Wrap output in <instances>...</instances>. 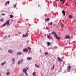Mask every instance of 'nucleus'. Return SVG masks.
I'll return each instance as SVG.
<instances>
[{"instance_id":"1a4fd4ad","label":"nucleus","mask_w":76,"mask_h":76,"mask_svg":"<svg viewBox=\"0 0 76 76\" xmlns=\"http://www.w3.org/2000/svg\"><path fill=\"white\" fill-rule=\"evenodd\" d=\"M22 54V52H17V55H21Z\"/></svg>"},{"instance_id":"4c0bfd02","label":"nucleus","mask_w":76,"mask_h":76,"mask_svg":"<svg viewBox=\"0 0 76 76\" xmlns=\"http://www.w3.org/2000/svg\"><path fill=\"white\" fill-rule=\"evenodd\" d=\"M18 33H19V34H21V32H19Z\"/></svg>"},{"instance_id":"393cba45","label":"nucleus","mask_w":76,"mask_h":76,"mask_svg":"<svg viewBox=\"0 0 76 76\" xmlns=\"http://www.w3.org/2000/svg\"><path fill=\"white\" fill-rule=\"evenodd\" d=\"M48 54V52H45V55H47V54Z\"/></svg>"},{"instance_id":"6ab92c4d","label":"nucleus","mask_w":76,"mask_h":76,"mask_svg":"<svg viewBox=\"0 0 76 76\" xmlns=\"http://www.w3.org/2000/svg\"><path fill=\"white\" fill-rule=\"evenodd\" d=\"M10 72H8L6 73V75L7 76H8V75H10Z\"/></svg>"},{"instance_id":"9b49d317","label":"nucleus","mask_w":76,"mask_h":76,"mask_svg":"<svg viewBox=\"0 0 76 76\" xmlns=\"http://www.w3.org/2000/svg\"><path fill=\"white\" fill-rule=\"evenodd\" d=\"M9 23H10V21L8 20L6 22V23H6V24H7V25L8 26L9 25Z\"/></svg>"},{"instance_id":"49530a36","label":"nucleus","mask_w":76,"mask_h":76,"mask_svg":"<svg viewBox=\"0 0 76 76\" xmlns=\"http://www.w3.org/2000/svg\"><path fill=\"white\" fill-rule=\"evenodd\" d=\"M56 0V1H57V0Z\"/></svg>"},{"instance_id":"a211bd4d","label":"nucleus","mask_w":76,"mask_h":76,"mask_svg":"<svg viewBox=\"0 0 76 76\" xmlns=\"http://www.w3.org/2000/svg\"><path fill=\"white\" fill-rule=\"evenodd\" d=\"M69 18H70V19H72V15H69Z\"/></svg>"},{"instance_id":"09e8293b","label":"nucleus","mask_w":76,"mask_h":76,"mask_svg":"<svg viewBox=\"0 0 76 76\" xmlns=\"http://www.w3.org/2000/svg\"><path fill=\"white\" fill-rule=\"evenodd\" d=\"M1 48H0V50Z\"/></svg>"},{"instance_id":"79ce46f5","label":"nucleus","mask_w":76,"mask_h":76,"mask_svg":"<svg viewBox=\"0 0 76 76\" xmlns=\"http://www.w3.org/2000/svg\"><path fill=\"white\" fill-rule=\"evenodd\" d=\"M45 37H47V35L46 34H45Z\"/></svg>"},{"instance_id":"de8ad7c7","label":"nucleus","mask_w":76,"mask_h":76,"mask_svg":"<svg viewBox=\"0 0 76 76\" xmlns=\"http://www.w3.org/2000/svg\"><path fill=\"white\" fill-rule=\"evenodd\" d=\"M48 25H50V24H48Z\"/></svg>"},{"instance_id":"6e6552de","label":"nucleus","mask_w":76,"mask_h":76,"mask_svg":"<svg viewBox=\"0 0 76 76\" xmlns=\"http://www.w3.org/2000/svg\"><path fill=\"white\" fill-rule=\"evenodd\" d=\"M27 59L28 60H31L32 59V57H28L27 58Z\"/></svg>"},{"instance_id":"bb28decb","label":"nucleus","mask_w":76,"mask_h":76,"mask_svg":"<svg viewBox=\"0 0 76 76\" xmlns=\"http://www.w3.org/2000/svg\"><path fill=\"white\" fill-rule=\"evenodd\" d=\"M64 2H65V0H64L62 2V4H64Z\"/></svg>"},{"instance_id":"9d476101","label":"nucleus","mask_w":76,"mask_h":76,"mask_svg":"<svg viewBox=\"0 0 76 76\" xmlns=\"http://www.w3.org/2000/svg\"><path fill=\"white\" fill-rule=\"evenodd\" d=\"M62 13L64 16H66V12L64 10H63L62 11Z\"/></svg>"},{"instance_id":"f8f14e48","label":"nucleus","mask_w":76,"mask_h":76,"mask_svg":"<svg viewBox=\"0 0 76 76\" xmlns=\"http://www.w3.org/2000/svg\"><path fill=\"white\" fill-rule=\"evenodd\" d=\"M49 20H50V18H48L45 19V21L47 22V21H49Z\"/></svg>"},{"instance_id":"f704fd0d","label":"nucleus","mask_w":76,"mask_h":76,"mask_svg":"<svg viewBox=\"0 0 76 76\" xmlns=\"http://www.w3.org/2000/svg\"><path fill=\"white\" fill-rule=\"evenodd\" d=\"M63 0H60V2H62V1H63Z\"/></svg>"},{"instance_id":"c85d7f7f","label":"nucleus","mask_w":76,"mask_h":76,"mask_svg":"<svg viewBox=\"0 0 76 76\" xmlns=\"http://www.w3.org/2000/svg\"><path fill=\"white\" fill-rule=\"evenodd\" d=\"M16 5H17V4H16L14 6V7H16Z\"/></svg>"},{"instance_id":"f03ea898","label":"nucleus","mask_w":76,"mask_h":76,"mask_svg":"<svg viewBox=\"0 0 76 76\" xmlns=\"http://www.w3.org/2000/svg\"><path fill=\"white\" fill-rule=\"evenodd\" d=\"M23 60L22 59H21V61H19L18 62V65H19L20 64L22 63V62H23Z\"/></svg>"},{"instance_id":"a19ab883","label":"nucleus","mask_w":76,"mask_h":76,"mask_svg":"<svg viewBox=\"0 0 76 76\" xmlns=\"http://www.w3.org/2000/svg\"><path fill=\"white\" fill-rule=\"evenodd\" d=\"M74 18H75V17H73V19H74V20H76V19H74Z\"/></svg>"},{"instance_id":"20e7f679","label":"nucleus","mask_w":76,"mask_h":76,"mask_svg":"<svg viewBox=\"0 0 76 76\" xmlns=\"http://www.w3.org/2000/svg\"><path fill=\"white\" fill-rule=\"evenodd\" d=\"M23 51L25 53H27V52L28 51V49L26 48H25L24 49H23Z\"/></svg>"},{"instance_id":"e433bc0d","label":"nucleus","mask_w":76,"mask_h":76,"mask_svg":"<svg viewBox=\"0 0 76 76\" xmlns=\"http://www.w3.org/2000/svg\"><path fill=\"white\" fill-rule=\"evenodd\" d=\"M8 37H9V38H10V35H9L8 36Z\"/></svg>"},{"instance_id":"423d86ee","label":"nucleus","mask_w":76,"mask_h":76,"mask_svg":"<svg viewBox=\"0 0 76 76\" xmlns=\"http://www.w3.org/2000/svg\"><path fill=\"white\" fill-rule=\"evenodd\" d=\"M58 60H59L60 62H62V61H63L62 59H61V58L59 57H58Z\"/></svg>"},{"instance_id":"ddd939ff","label":"nucleus","mask_w":76,"mask_h":76,"mask_svg":"<svg viewBox=\"0 0 76 76\" xmlns=\"http://www.w3.org/2000/svg\"><path fill=\"white\" fill-rule=\"evenodd\" d=\"M28 34H26V35L23 34V38H25V37H27V36H28Z\"/></svg>"},{"instance_id":"ea45409f","label":"nucleus","mask_w":76,"mask_h":76,"mask_svg":"<svg viewBox=\"0 0 76 76\" xmlns=\"http://www.w3.org/2000/svg\"><path fill=\"white\" fill-rule=\"evenodd\" d=\"M1 33L3 34H4V32H1Z\"/></svg>"},{"instance_id":"b1692460","label":"nucleus","mask_w":76,"mask_h":76,"mask_svg":"<svg viewBox=\"0 0 76 76\" xmlns=\"http://www.w3.org/2000/svg\"><path fill=\"white\" fill-rule=\"evenodd\" d=\"M47 37L48 39H49L50 38V36L49 35H47Z\"/></svg>"},{"instance_id":"c9c22d12","label":"nucleus","mask_w":76,"mask_h":76,"mask_svg":"<svg viewBox=\"0 0 76 76\" xmlns=\"http://www.w3.org/2000/svg\"><path fill=\"white\" fill-rule=\"evenodd\" d=\"M74 2H75V4H76V0H74Z\"/></svg>"},{"instance_id":"aec40b11","label":"nucleus","mask_w":76,"mask_h":76,"mask_svg":"<svg viewBox=\"0 0 76 76\" xmlns=\"http://www.w3.org/2000/svg\"><path fill=\"white\" fill-rule=\"evenodd\" d=\"M54 67H55V65H53L52 68L51 69V70H52L53 69H54Z\"/></svg>"},{"instance_id":"a18cd8bd","label":"nucleus","mask_w":76,"mask_h":76,"mask_svg":"<svg viewBox=\"0 0 76 76\" xmlns=\"http://www.w3.org/2000/svg\"><path fill=\"white\" fill-rule=\"evenodd\" d=\"M28 48V49H29V48Z\"/></svg>"},{"instance_id":"39448f33","label":"nucleus","mask_w":76,"mask_h":76,"mask_svg":"<svg viewBox=\"0 0 76 76\" xmlns=\"http://www.w3.org/2000/svg\"><path fill=\"white\" fill-rule=\"evenodd\" d=\"M8 52L9 53H10V54H12V53H13V50H12V49H10L8 50Z\"/></svg>"},{"instance_id":"7c9ffc66","label":"nucleus","mask_w":76,"mask_h":76,"mask_svg":"<svg viewBox=\"0 0 76 76\" xmlns=\"http://www.w3.org/2000/svg\"><path fill=\"white\" fill-rule=\"evenodd\" d=\"M6 2H7V3H8V4H9V3H10V1H8Z\"/></svg>"},{"instance_id":"0eeeda50","label":"nucleus","mask_w":76,"mask_h":76,"mask_svg":"<svg viewBox=\"0 0 76 76\" xmlns=\"http://www.w3.org/2000/svg\"><path fill=\"white\" fill-rule=\"evenodd\" d=\"M66 38H67V39H70V37L68 35H66L65 37V39H66Z\"/></svg>"},{"instance_id":"58836bf2","label":"nucleus","mask_w":76,"mask_h":76,"mask_svg":"<svg viewBox=\"0 0 76 76\" xmlns=\"http://www.w3.org/2000/svg\"><path fill=\"white\" fill-rule=\"evenodd\" d=\"M46 29H48V27H47V26H46Z\"/></svg>"},{"instance_id":"5701e85b","label":"nucleus","mask_w":76,"mask_h":76,"mask_svg":"<svg viewBox=\"0 0 76 76\" xmlns=\"http://www.w3.org/2000/svg\"><path fill=\"white\" fill-rule=\"evenodd\" d=\"M10 18H13V15H11L10 16Z\"/></svg>"},{"instance_id":"cd10ccee","label":"nucleus","mask_w":76,"mask_h":76,"mask_svg":"<svg viewBox=\"0 0 76 76\" xmlns=\"http://www.w3.org/2000/svg\"><path fill=\"white\" fill-rule=\"evenodd\" d=\"M65 5L66 6H69V4H65Z\"/></svg>"},{"instance_id":"c756f323","label":"nucleus","mask_w":76,"mask_h":76,"mask_svg":"<svg viewBox=\"0 0 76 76\" xmlns=\"http://www.w3.org/2000/svg\"><path fill=\"white\" fill-rule=\"evenodd\" d=\"M64 26V25H62L61 26V28H63Z\"/></svg>"},{"instance_id":"37998d69","label":"nucleus","mask_w":76,"mask_h":76,"mask_svg":"<svg viewBox=\"0 0 76 76\" xmlns=\"http://www.w3.org/2000/svg\"><path fill=\"white\" fill-rule=\"evenodd\" d=\"M1 76H4H4H2V75H1Z\"/></svg>"},{"instance_id":"2f4dec72","label":"nucleus","mask_w":76,"mask_h":76,"mask_svg":"<svg viewBox=\"0 0 76 76\" xmlns=\"http://www.w3.org/2000/svg\"><path fill=\"white\" fill-rule=\"evenodd\" d=\"M5 14H3V13H2V15L3 16H5Z\"/></svg>"},{"instance_id":"4be33fe9","label":"nucleus","mask_w":76,"mask_h":76,"mask_svg":"<svg viewBox=\"0 0 76 76\" xmlns=\"http://www.w3.org/2000/svg\"><path fill=\"white\" fill-rule=\"evenodd\" d=\"M6 25V23H5L1 27L2 28V27H3L4 26H5Z\"/></svg>"},{"instance_id":"412c9836","label":"nucleus","mask_w":76,"mask_h":76,"mask_svg":"<svg viewBox=\"0 0 76 76\" xmlns=\"http://www.w3.org/2000/svg\"><path fill=\"white\" fill-rule=\"evenodd\" d=\"M35 66L36 67H37V68H39V66L37 65V64H35Z\"/></svg>"},{"instance_id":"a878e982","label":"nucleus","mask_w":76,"mask_h":76,"mask_svg":"<svg viewBox=\"0 0 76 76\" xmlns=\"http://www.w3.org/2000/svg\"><path fill=\"white\" fill-rule=\"evenodd\" d=\"M0 22H3V19H1L0 20Z\"/></svg>"},{"instance_id":"c03bdc74","label":"nucleus","mask_w":76,"mask_h":76,"mask_svg":"<svg viewBox=\"0 0 76 76\" xmlns=\"http://www.w3.org/2000/svg\"><path fill=\"white\" fill-rule=\"evenodd\" d=\"M49 35H50V34H49Z\"/></svg>"},{"instance_id":"f257e3e1","label":"nucleus","mask_w":76,"mask_h":76,"mask_svg":"<svg viewBox=\"0 0 76 76\" xmlns=\"http://www.w3.org/2000/svg\"><path fill=\"white\" fill-rule=\"evenodd\" d=\"M52 34H53V35H54V37L55 38H56V39H60V37H58L57 36V34H56V33L55 32L53 31L52 32Z\"/></svg>"},{"instance_id":"2eb2a0df","label":"nucleus","mask_w":76,"mask_h":76,"mask_svg":"<svg viewBox=\"0 0 76 76\" xmlns=\"http://www.w3.org/2000/svg\"><path fill=\"white\" fill-rule=\"evenodd\" d=\"M36 73L35 72H34L33 73V74H32L33 76H36Z\"/></svg>"},{"instance_id":"7ed1b4c3","label":"nucleus","mask_w":76,"mask_h":76,"mask_svg":"<svg viewBox=\"0 0 76 76\" xmlns=\"http://www.w3.org/2000/svg\"><path fill=\"white\" fill-rule=\"evenodd\" d=\"M67 68H68L67 69V70L68 71V72H70V69H71V66L70 65H69V66H67Z\"/></svg>"},{"instance_id":"72a5a7b5","label":"nucleus","mask_w":76,"mask_h":76,"mask_svg":"<svg viewBox=\"0 0 76 76\" xmlns=\"http://www.w3.org/2000/svg\"><path fill=\"white\" fill-rule=\"evenodd\" d=\"M7 5V2H5V6H6Z\"/></svg>"},{"instance_id":"dca6fc26","label":"nucleus","mask_w":76,"mask_h":76,"mask_svg":"<svg viewBox=\"0 0 76 76\" xmlns=\"http://www.w3.org/2000/svg\"><path fill=\"white\" fill-rule=\"evenodd\" d=\"M15 61V59L13 58L12 59V61L13 62V63H14Z\"/></svg>"},{"instance_id":"f3484780","label":"nucleus","mask_w":76,"mask_h":76,"mask_svg":"<svg viewBox=\"0 0 76 76\" xmlns=\"http://www.w3.org/2000/svg\"><path fill=\"white\" fill-rule=\"evenodd\" d=\"M47 44L48 45V46H50V43L49 42H48L47 43Z\"/></svg>"},{"instance_id":"4468645a","label":"nucleus","mask_w":76,"mask_h":76,"mask_svg":"<svg viewBox=\"0 0 76 76\" xmlns=\"http://www.w3.org/2000/svg\"><path fill=\"white\" fill-rule=\"evenodd\" d=\"M5 64H6V61H4V62L2 63L1 64L2 65V66H4V65Z\"/></svg>"},{"instance_id":"473e14b6","label":"nucleus","mask_w":76,"mask_h":76,"mask_svg":"<svg viewBox=\"0 0 76 76\" xmlns=\"http://www.w3.org/2000/svg\"><path fill=\"white\" fill-rule=\"evenodd\" d=\"M53 24V22H51L50 24V25H52V24Z\"/></svg>"},{"instance_id":"8fccbe9b","label":"nucleus","mask_w":76,"mask_h":76,"mask_svg":"<svg viewBox=\"0 0 76 76\" xmlns=\"http://www.w3.org/2000/svg\"><path fill=\"white\" fill-rule=\"evenodd\" d=\"M56 48H57V47H56Z\"/></svg>"}]
</instances>
